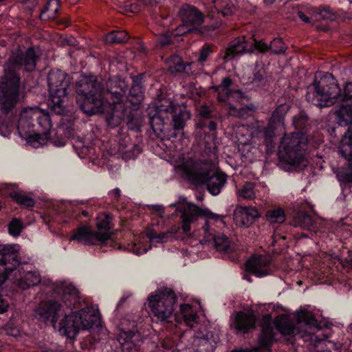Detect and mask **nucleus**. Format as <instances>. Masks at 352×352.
I'll return each instance as SVG.
<instances>
[{"instance_id": "864d4df0", "label": "nucleus", "mask_w": 352, "mask_h": 352, "mask_svg": "<svg viewBox=\"0 0 352 352\" xmlns=\"http://www.w3.org/2000/svg\"><path fill=\"white\" fill-rule=\"evenodd\" d=\"M110 195L114 198H118L120 196V190L118 188H115L110 192Z\"/></svg>"}, {"instance_id": "39448f33", "label": "nucleus", "mask_w": 352, "mask_h": 352, "mask_svg": "<svg viewBox=\"0 0 352 352\" xmlns=\"http://www.w3.org/2000/svg\"><path fill=\"white\" fill-rule=\"evenodd\" d=\"M150 124L155 135L160 139H169L175 135L170 128V118L173 122V129H182L190 114L186 107L175 104L169 99H163L161 104L149 107Z\"/></svg>"}, {"instance_id": "aec40b11", "label": "nucleus", "mask_w": 352, "mask_h": 352, "mask_svg": "<svg viewBox=\"0 0 352 352\" xmlns=\"http://www.w3.org/2000/svg\"><path fill=\"white\" fill-rule=\"evenodd\" d=\"M234 221L236 226L249 228L261 215L252 206H239L234 212Z\"/></svg>"}, {"instance_id": "a19ab883", "label": "nucleus", "mask_w": 352, "mask_h": 352, "mask_svg": "<svg viewBox=\"0 0 352 352\" xmlns=\"http://www.w3.org/2000/svg\"><path fill=\"white\" fill-rule=\"evenodd\" d=\"M122 118L118 115L117 110L113 109V112L107 118V122L108 126L114 128L118 126L122 122Z\"/></svg>"}, {"instance_id": "37998d69", "label": "nucleus", "mask_w": 352, "mask_h": 352, "mask_svg": "<svg viewBox=\"0 0 352 352\" xmlns=\"http://www.w3.org/2000/svg\"><path fill=\"white\" fill-rule=\"evenodd\" d=\"M130 96H135V101L134 103L140 102L142 98L143 89L142 87L140 84H135L132 86L130 91Z\"/></svg>"}, {"instance_id": "de8ad7c7", "label": "nucleus", "mask_w": 352, "mask_h": 352, "mask_svg": "<svg viewBox=\"0 0 352 352\" xmlns=\"http://www.w3.org/2000/svg\"><path fill=\"white\" fill-rule=\"evenodd\" d=\"M310 333H311L310 339L312 342H317L318 344L323 343L325 346H327V344H330V345H331L332 347L335 346L334 343H333L330 341H327L326 340L318 339V336L314 335V333L310 332Z\"/></svg>"}, {"instance_id": "e2e57ef3", "label": "nucleus", "mask_w": 352, "mask_h": 352, "mask_svg": "<svg viewBox=\"0 0 352 352\" xmlns=\"http://www.w3.org/2000/svg\"><path fill=\"white\" fill-rule=\"evenodd\" d=\"M254 351H255V352H258V349H255Z\"/></svg>"}, {"instance_id": "58836bf2", "label": "nucleus", "mask_w": 352, "mask_h": 352, "mask_svg": "<svg viewBox=\"0 0 352 352\" xmlns=\"http://www.w3.org/2000/svg\"><path fill=\"white\" fill-rule=\"evenodd\" d=\"M267 50L270 48L273 52L276 54L283 53L287 49L285 44L283 43L281 38L274 39L270 43V45H267Z\"/></svg>"}, {"instance_id": "7ed1b4c3", "label": "nucleus", "mask_w": 352, "mask_h": 352, "mask_svg": "<svg viewBox=\"0 0 352 352\" xmlns=\"http://www.w3.org/2000/svg\"><path fill=\"white\" fill-rule=\"evenodd\" d=\"M169 207H174L176 211L180 212L181 228L185 234L190 233L199 217H204L205 225L201 229L195 230L192 236L199 243L213 244L218 252H229L230 242L228 238L215 229L224 226L223 216L214 213L207 208H199L187 202L184 197H179L178 201L171 204Z\"/></svg>"}, {"instance_id": "6ab92c4d", "label": "nucleus", "mask_w": 352, "mask_h": 352, "mask_svg": "<svg viewBox=\"0 0 352 352\" xmlns=\"http://www.w3.org/2000/svg\"><path fill=\"white\" fill-rule=\"evenodd\" d=\"M213 341L209 338V333L206 329L197 331L190 344L183 352H213Z\"/></svg>"}, {"instance_id": "c9c22d12", "label": "nucleus", "mask_w": 352, "mask_h": 352, "mask_svg": "<svg viewBox=\"0 0 352 352\" xmlns=\"http://www.w3.org/2000/svg\"><path fill=\"white\" fill-rule=\"evenodd\" d=\"M60 3L58 0H50L45 7V9L42 12L41 16L45 19V14H47V18H53L59 10Z\"/></svg>"}, {"instance_id": "9b49d317", "label": "nucleus", "mask_w": 352, "mask_h": 352, "mask_svg": "<svg viewBox=\"0 0 352 352\" xmlns=\"http://www.w3.org/2000/svg\"><path fill=\"white\" fill-rule=\"evenodd\" d=\"M177 298L171 289L164 288L151 293L148 307L157 322H169L175 309Z\"/></svg>"}, {"instance_id": "4c0bfd02", "label": "nucleus", "mask_w": 352, "mask_h": 352, "mask_svg": "<svg viewBox=\"0 0 352 352\" xmlns=\"http://www.w3.org/2000/svg\"><path fill=\"white\" fill-rule=\"evenodd\" d=\"M11 196L18 204L23 205L26 207H32L34 204V201L32 198L23 194L14 192L12 194Z\"/></svg>"}, {"instance_id": "6e6d98bb", "label": "nucleus", "mask_w": 352, "mask_h": 352, "mask_svg": "<svg viewBox=\"0 0 352 352\" xmlns=\"http://www.w3.org/2000/svg\"><path fill=\"white\" fill-rule=\"evenodd\" d=\"M208 128L210 129V130L211 131H214L217 128V125L215 124V122H210L208 124Z\"/></svg>"}, {"instance_id": "ea45409f", "label": "nucleus", "mask_w": 352, "mask_h": 352, "mask_svg": "<svg viewBox=\"0 0 352 352\" xmlns=\"http://www.w3.org/2000/svg\"><path fill=\"white\" fill-rule=\"evenodd\" d=\"M337 177L340 182H352V166L350 165L346 170L339 169L337 173Z\"/></svg>"}, {"instance_id": "79ce46f5", "label": "nucleus", "mask_w": 352, "mask_h": 352, "mask_svg": "<svg viewBox=\"0 0 352 352\" xmlns=\"http://www.w3.org/2000/svg\"><path fill=\"white\" fill-rule=\"evenodd\" d=\"M175 30L172 31L171 34L169 32H166L160 34L158 38V43L162 47H165L170 45L173 43L172 36L174 35ZM177 36H175L176 37Z\"/></svg>"}, {"instance_id": "4be33fe9", "label": "nucleus", "mask_w": 352, "mask_h": 352, "mask_svg": "<svg viewBox=\"0 0 352 352\" xmlns=\"http://www.w3.org/2000/svg\"><path fill=\"white\" fill-rule=\"evenodd\" d=\"M232 326L239 332H246L254 327L256 318L252 310L235 312L231 317Z\"/></svg>"}, {"instance_id": "c756f323", "label": "nucleus", "mask_w": 352, "mask_h": 352, "mask_svg": "<svg viewBox=\"0 0 352 352\" xmlns=\"http://www.w3.org/2000/svg\"><path fill=\"white\" fill-rule=\"evenodd\" d=\"M349 124L348 130L339 146V152L343 157L350 161L352 160V122Z\"/></svg>"}, {"instance_id": "c85d7f7f", "label": "nucleus", "mask_w": 352, "mask_h": 352, "mask_svg": "<svg viewBox=\"0 0 352 352\" xmlns=\"http://www.w3.org/2000/svg\"><path fill=\"white\" fill-rule=\"evenodd\" d=\"M274 323L276 329L284 336L296 335L299 333L293 322L287 316L277 317Z\"/></svg>"}, {"instance_id": "2eb2a0df", "label": "nucleus", "mask_w": 352, "mask_h": 352, "mask_svg": "<svg viewBox=\"0 0 352 352\" xmlns=\"http://www.w3.org/2000/svg\"><path fill=\"white\" fill-rule=\"evenodd\" d=\"M267 48V44L263 41H257L253 39L252 41H248L244 36L238 37L230 42L226 49L224 58L230 60L246 53L264 52Z\"/></svg>"}, {"instance_id": "473e14b6", "label": "nucleus", "mask_w": 352, "mask_h": 352, "mask_svg": "<svg viewBox=\"0 0 352 352\" xmlns=\"http://www.w3.org/2000/svg\"><path fill=\"white\" fill-rule=\"evenodd\" d=\"M166 64L168 65V70L171 73L183 72L186 70V67L187 66L178 56H171L167 60Z\"/></svg>"}, {"instance_id": "c03bdc74", "label": "nucleus", "mask_w": 352, "mask_h": 352, "mask_svg": "<svg viewBox=\"0 0 352 352\" xmlns=\"http://www.w3.org/2000/svg\"><path fill=\"white\" fill-rule=\"evenodd\" d=\"M307 121V117L304 113H300L298 116L293 118V124L297 129L302 128Z\"/></svg>"}, {"instance_id": "bf43d9fd", "label": "nucleus", "mask_w": 352, "mask_h": 352, "mask_svg": "<svg viewBox=\"0 0 352 352\" xmlns=\"http://www.w3.org/2000/svg\"><path fill=\"white\" fill-rule=\"evenodd\" d=\"M232 352H250V350H249V349H241V350L232 351Z\"/></svg>"}, {"instance_id": "09e8293b", "label": "nucleus", "mask_w": 352, "mask_h": 352, "mask_svg": "<svg viewBox=\"0 0 352 352\" xmlns=\"http://www.w3.org/2000/svg\"><path fill=\"white\" fill-rule=\"evenodd\" d=\"M148 208L156 212V213L160 217H163L164 210L162 205H148Z\"/></svg>"}, {"instance_id": "2f4dec72", "label": "nucleus", "mask_w": 352, "mask_h": 352, "mask_svg": "<svg viewBox=\"0 0 352 352\" xmlns=\"http://www.w3.org/2000/svg\"><path fill=\"white\" fill-rule=\"evenodd\" d=\"M129 36L124 31H113L105 36L104 42L106 43H122L127 41Z\"/></svg>"}, {"instance_id": "20e7f679", "label": "nucleus", "mask_w": 352, "mask_h": 352, "mask_svg": "<svg viewBox=\"0 0 352 352\" xmlns=\"http://www.w3.org/2000/svg\"><path fill=\"white\" fill-rule=\"evenodd\" d=\"M306 97L309 102L319 107L331 106L336 102H345L336 115L340 124L352 123V82L346 83L342 91L331 74L317 72L312 85L307 88Z\"/></svg>"}, {"instance_id": "7c9ffc66", "label": "nucleus", "mask_w": 352, "mask_h": 352, "mask_svg": "<svg viewBox=\"0 0 352 352\" xmlns=\"http://www.w3.org/2000/svg\"><path fill=\"white\" fill-rule=\"evenodd\" d=\"M274 338V333L272 327L266 325L262 327V334L258 339V343L262 349L266 352L270 351V345Z\"/></svg>"}, {"instance_id": "603ef678", "label": "nucleus", "mask_w": 352, "mask_h": 352, "mask_svg": "<svg viewBox=\"0 0 352 352\" xmlns=\"http://www.w3.org/2000/svg\"><path fill=\"white\" fill-rule=\"evenodd\" d=\"M298 15L299 18L305 23L309 22V19L308 16H307L302 12H298Z\"/></svg>"}, {"instance_id": "72a5a7b5", "label": "nucleus", "mask_w": 352, "mask_h": 352, "mask_svg": "<svg viewBox=\"0 0 352 352\" xmlns=\"http://www.w3.org/2000/svg\"><path fill=\"white\" fill-rule=\"evenodd\" d=\"M266 218L272 223H282L285 220V214L283 209L278 208L270 210L266 212Z\"/></svg>"}, {"instance_id": "680f3d73", "label": "nucleus", "mask_w": 352, "mask_h": 352, "mask_svg": "<svg viewBox=\"0 0 352 352\" xmlns=\"http://www.w3.org/2000/svg\"><path fill=\"white\" fill-rule=\"evenodd\" d=\"M275 0H264V1L265 3H272Z\"/></svg>"}, {"instance_id": "f8f14e48", "label": "nucleus", "mask_w": 352, "mask_h": 352, "mask_svg": "<svg viewBox=\"0 0 352 352\" xmlns=\"http://www.w3.org/2000/svg\"><path fill=\"white\" fill-rule=\"evenodd\" d=\"M47 81L50 91L48 105L56 113L62 114L65 112L69 76L63 71L52 70L48 74Z\"/></svg>"}, {"instance_id": "f704fd0d", "label": "nucleus", "mask_w": 352, "mask_h": 352, "mask_svg": "<svg viewBox=\"0 0 352 352\" xmlns=\"http://www.w3.org/2000/svg\"><path fill=\"white\" fill-rule=\"evenodd\" d=\"M237 196L244 199L252 200L256 197V191L252 183H245L236 191Z\"/></svg>"}, {"instance_id": "6e6552de", "label": "nucleus", "mask_w": 352, "mask_h": 352, "mask_svg": "<svg viewBox=\"0 0 352 352\" xmlns=\"http://www.w3.org/2000/svg\"><path fill=\"white\" fill-rule=\"evenodd\" d=\"M189 180L197 184H204L212 195H217L226 182V175L222 173L208 170L206 164L190 158L182 157L175 166Z\"/></svg>"}, {"instance_id": "a211bd4d", "label": "nucleus", "mask_w": 352, "mask_h": 352, "mask_svg": "<svg viewBox=\"0 0 352 352\" xmlns=\"http://www.w3.org/2000/svg\"><path fill=\"white\" fill-rule=\"evenodd\" d=\"M128 320L124 319L121 322L120 332L118 340L126 349H131L133 346L138 344L140 342V334L137 331L135 321L129 322L131 328L127 329L125 326Z\"/></svg>"}, {"instance_id": "0eeeda50", "label": "nucleus", "mask_w": 352, "mask_h": 352, "mask_svg": "<svg viewBox=\"0 0 352 352\" xmlns=\"http://www.w3.org/2000/svg\"><path fill=\"white\" fill-rule=\"evenodd\" d=\"M290 109L288 104H281L273 112L267 126L264 129L250 128L248 126H239L236 135L241 144H256L265 145L268 151L274 147V138L278 131L284 129V118Z\"/></svg>"}, {"instance_id": "052dcab7", "label": "nucleus", "mask_w": 352, "mask_h": 352, "mask_svg": "<svg viewBox=\"0 0 352 352\" xmlns=\"http://www.w3.org/2000/svg\"><path fill=\"white\" fill-rule=\"evenodd\" d=\"M82 214L85 216V217H87L88 216V212L85 210H82Z\"/></svg>"}, {"instance_id": "f257e3e1", "label": "nucleus", "mask_w": 352, "mask_h": 352, "mask_svg": "<svg viewBox=\"0 0 352 352\" xmlns=\"http://www.w3.org/2000/svg\"><path fill=\"white\" fill-rule=\"evenodd\" d=\"M19 245H0V285L10 278L12 283L21 289H28L39 283L48 286L58 300H50L40 303L34 309V317L41 322L50 321L53 327L60 334L74 338L80 330H89L100 322V314L97 307H86L67 314L66 309H72L81 303L77 288L69 280L53 283L50 278L41 279L37 270H27L20 265Z\"/></svg>"}, {"instance_id": "a878e982", "label": "nucleus", "mask_w": 352, "mask_h": 352, "mask_svg": "<svg viewBox=\"0 0 352 352\" xmlns=\"http://www.w3.org/2000/svg\"><path fill=\"white\" fill-rule=\"evenodd\" d=\"M207 8L212 17L215 13L223 16H228L235 10L234 3L231 0H212Z\"/></svg>"}, {"instance_id": "49530a36", "label": "nucleus", "mask_w": 352, "mask_h": 352, "mask_svg": "<svg viewBox=\"0 0 352 352\" xmlns=\"http://www.w3.org/2000/svg\"><path fill=\"white\" fill-rule=\"evenodd\" d=\"M131 148L138 149L134 145H131L130 148L128 150H126V151H124V149L121 146L119 148V151H120V152H121L122 153L123 157L124 158H126V159L134 158L135 155L133 154V153L131 152Z\"/></svg>"}, {"instance_id": "9d476101", "label": "nucleus", "mask_w": 352, "mask_h": 352, "mask_svg": "<svg viewBox=\"0 0 352 352\" xmlns=\"http://www.w3.org/2000/svg\"><path fill=\"white\" fill-rule=\"evenodd\" d=\"M307 142V137L303 133L285 134L278 147L279 158L294 168L306 166Z\"/></svg>"}, {"instance_id": "4468645a", "label": "nucleus", "mask_w": 352, "mask_h": 352, "mask_svg": "<svg viewBox=\"0 0 352 352\" xmlns=\"http://www.w3.org/2000/svg\"><path fill=\"white\" fill-rule=\"evenodd\" d=\"M145 234L149 240L150 245L148 247L144 244L143 238L138 236L133 242L128 243L124 250L134 254L141 255L151 249L152 245L156 246L158 243H164L172 241L175 239V231L171 230L166 232L157 234L153 230H148L146 232Z\"/></svg>"}, {"instance_id": "f3484780", "label": "nucleus", "mask_w": 352, "mask_h": 352, "mask_svg": "<svg viewBox=\"0 0 352 352\" xmlns=\"http://www.w3.org/2000/svg\"><path fill=\"white\" fill-rule=\"evenodd\" d=\"M247 272L261 278L274 272L272 265V258L269 255H254L247 261L245 263Z\"/></svg>"}, {"instance_id": "423d86ee", "label": "nucleus", "mask_w": 352, "mask_h": 352, "mask_svg": "<svg viewBox=\"0 0 352 352\" xmlns=\"http://www.w3.org/2000/svg\"><path fill=\"white\" fill-rule=\"evenodd\" d=\"M52 122L49 113L38 107H27L20 114L16 125L19 135L33 148H39L50 139Z\"/></svg>"}, {"instance_id": "4d7b16f0", "label": "nucleus", "mask_w": 352, "mask_h": 352, "mask_svg": "<svg viewBox=\"0 0 352 352\" xmlns=\"http://www.w3.org/2000/svg\"><path fill=\"white\" fill-rule=\"evenodd\" d=\"M243 279L246 280L249 283H251L252 280L251 279L250 275L248 274H245L243 276Z\"/></svg>"}, {"instance_id": "393cba45", "label": "nucleus", "mask_w": 352, "mask_h": 352, "mask_svg": "<svg viewBox=\"0 0 352 352\" xmlns=\"http://www.w3.org/2000/svg\"><path fill=\"white\" fill-rule=\"evenodd\" d=\"M296 317L298 324L305 326L306 331L307 329L319 330L325 325L324 323L318 321L314 314L307 309H300L296 311Z\"/></svg>"}, {"instance_id": "f03ea898", "label": "nucleus", "mask_w": 352, "mask_h": 352, "mask_svg": "<svg viewBox=\"0 0 352 352\" xmlns=\"http://www.w3.org/2000/svg\"><path fill=\"white\" fill-rule=\"evenodd\" d=\"M36 55L33 48H29L25 54L17 50L12 53L4 65V73L0 79V105L4 117L0 121V133L6 137L10 134L16 125L8 115L19 102L20 76L19 71L24 65L27 72L36 67Z\"/></svg>"}, {"instance_id": "e433bc0d", "label": "nucleus", "mask_w": 352, "mask_h": 352, "mask_svg": "<svg viewBox=\"0 0 352 352\" xmlns=\"http://www.w3.org/2000/svg\"><path fill=\"white\" fill-rule=\"evenodd\" d=\"M23 228V223L19 219H13L8 224V232L13 236H19Z\"/></svg>"}, {"instance_id": "ddd939ff", "label": "nucleus", "mask_w": 352, "mask_h": 352, "mask_svg": "<svg viewBox=\"0 0 352 352\" xmlns=\"http://www.w3.org/2000/svg\"><path fill=\"white\" fill-rule=\"evenodd\" d=\"M232 80L230 78L223 79L221 85L217 88L219 91L218 99L221 102L227 103L229 107L230 116L240 117L243 107L241 104L245 99V96L239 91H232L229 89L232 85Z\"/></svg>"}, {"instance_id": "5701e85b", "label": "nucleus", "mask_w": 352, "mask_h": 352, "mask_svg": "<svg viewBox=\"0 0 352 352\" xmlns=\"http://www.w3.org/2000/svg\"><path fill=\"white\" fill-rule=\"evenodd\" d=\"M107 90L113 100V103L120 105L119 103L128 90V85L124 80L114 76L107 82Z\"/></svg>"}, {"instance_id": "8fccbe9b", "label": "nucleus", "mask_w": 352, "mask_h": 352, "mask_svg": "<svg viewBox=\"0 0 352 352\" xmlns=\"http://www.w3.org/2000/svg\"><path fill=\"white\" fill-rule=\"evenodd\" d=\"M9 303L5 299L0 298V314H3L7 311Z\"/></svg>"}, {"instance_id": "dca6fc26", "label": "nucleus", "mask_w": 352, "mask_h": 352, "mask_svg": "<svg viewBox=\"0 0 352 352\" xmlns=\"http://www.w3.org/2000/svg\"><path fill=\"white\" fill-rule=\"evenodd\" d=\"M182 24L174 32L175 36H182L196 29L203 22V14L195 7L185 5L179 12Z\"/></svg>"}, {"instance_id": "1a4fd4ad", "label": "nucleus", "mask_w": 352, "mask_h": 352, "mask_svg": "<svg viewBox=\"0 0 352 352\" xmlns=\"http://www.w3.org/2000/svg\"><path fill=\"white\" fill-rule=\"evenodd\" d=\"M76 93L77 103L85 113L91 116L104 111L103 90L96 76H82L76 83Z\"/></svg>"}, {"instance_id": "3c124183", "label": "nucleus", "mask_w": 352, "mask_h": 352, "mask_svg": "<svg viewBox=\"0 0 352 352\" xmlns=\"http://www.w3.org/2000/svg\"><path fill=\"white\" fill-rule=\"evenodd\" d=\"M263 72L259 71L254 74L252 82H259L263 78Z\"/></svg>"}, {"instance_id": "412c9836", "label": "nucleus", "mask_w": 352, "mask_h": 352, "mask_svg": "<svg viewBox=\"0 0 352 352\" xmlns=\"http://www.w3.org/2000/svg\"><path fill=\"white\" fill-rule=\"evenodd\" d=\"M180 316L185 324L192 327L199 324L203 316L201 307L199 302L182 304L179 307Z\"/></svg>"}, {"instance_id": "bb28decb", "label": "nucleus", "mask_w": 352, "mask_h": 352, "mask_svg": "<svg viewBox=\"0 0 352 352\" xmlns=\"http://www.w3.org/2000/svg\"><path fill=\"white\" fill-rule=\"evenodd\" d=\"M110 219L107 214H100L97 217L96 226L98 231L96 232L98 242L103 243L107 241L110 236Z\"/></svg>"}, {"instance_id": "5fc2aeb1", "label": "nucleus", "mask_w": 352, "mask_h": 352, "mask_svg": "<svg viewBox=\"0 0 352 352\" xmlns=\"http://www.w3.org/2000/svg\"><path fill=\"white\" fill-rule=\"evenodd\" d=\"M200 114L205 118H207L209 116L210 113L208 111V109L206 107H203V109L200 111Z\"/></svg>"}, {"instance_id": "a18cd8bd", "label": "nucleus", "mask_w": 352, "mask_h": 352, "mask_svg": "<svg viewBox=\"0 0 352 352\" xmlns=\"http://www.w3.org/2000/svg\"><path fill=\"white\" fill-rule=\"evenodd\" d=\"M211 52H212L211 46H210L209 45H204L200 52L198 61L201 63H204L207 60L208 56L211 54Z\"/></svg>"}, {"instance_id": "cd10ccee", "label": "nucleus", "mask_w": 352, "mask_h": 352, "mask_svg": "<svg viewBox=\"0 0 352 352\" xmlns=\"http://www.w3.org/2000/svg\"><path fill=\"white\" fill-rule=\"evenodd\" d=\"M96 232H93L88 227H82L78 229L74 234L70 238V241H77L78 243L85 245L94 244L98 242Z\"/></svg>"}, {"instance_id": "b1692460", "label": "nucleus", "mask_w": 352, "mask_h": 352, "mask_svg": "<svg viewBox=\"0 0 352 352\" xmlns=\"http://www.w3.org/2000/svg\"><path fill=\"white\" fill-rule=\"evenodd\" d=\"M324 223L320 219H313V218L302 212H298L294 217L293 225L295 227H300L302 229L316 233L322 230L321 225Z\"/></svg>"}, {"instance_id": "13d9d810", "label": "nucleus", "mask_w": 352, "mask_h": 352, "mask_svg": "<svg viewBox=\"0 0 352 352\" xmlns=\"http://www.w3.org/2000/svg\"><path fill=\"white\" fill-rule=\"evenodd\" d=\"M54 145L58 147L63 146L65 145V142L63 141L54 142Z\"/></svg>"}]
</instances>
